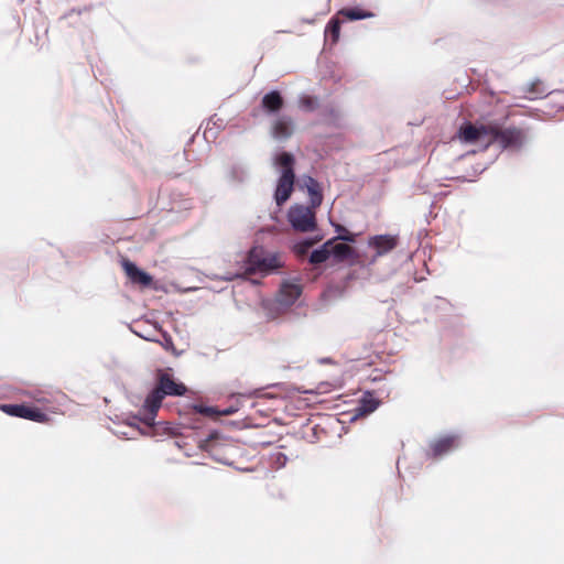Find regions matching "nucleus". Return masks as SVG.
<instances>
[{
  "label": "nucleus",
  "mask_w": 564,
  "mask_h": 564,
  "mask_svg": "<svg viewBox=\"0 0 564 564\" xmlns=\"http://www.w3.org/2000/svg\"><path fill=\"white\" fill-rule=\"evenodd\" d=\"M65 398L59 393L54 401H50L45 397L37 394V423L51 422L54 415L62 413L61 400Z\"/></svg>",
  "instance_id": "6"
},
{
  "label": "nucleus",
  "mask_w": 564,
  "mask_h": 564,
  "mask_svg": "<svg viewBox=\"0 0 564 564\" xmlns=\"http://www.w3.org/2000/svg\"><path fill=\"white\" fill-rule=\"evenodd\" d=\"M315 208L295 204L288 212V220L296 231H313L316 227Z\"/></svg>",
  "instance_id": "4"
},
{
  "label": "nucleus",
  "mask_w": 564,
  "mask_h": 564,
  "mask_svg": "<svg viewBox=\"0 0 564 564\" xmlns=\"http://www.w3.org/2000/svg\"><path fill=\"white\" fill-rule=\"evenodd\" d=\"M522 96L530 100H535L549 95L547 89L543 86L542 82L536 79L524 85L520 89Z\"/></svg>",
  "instance_id": "16"
},
{
  "label": "nucleus",
  "mask_w": 564,
  "mask_h": 564,
  "mask_svg": "<svg viewBox=\"0 0 564 564\" xmlns=\"http://www.w3.org/2000/svg\"><path fill=\"white\" fill-rule=\"evenodd\" d=\"M248 270L269 274L284 267L282 254L279 252H269L261 246L253 247L248 254Z\"/></svg>",
  "instance_id": "3"
},
{
  "label": "nucleus",
  "mask_w": 564,
  "mask_h": 564,
  "mask_svg": "<svg viewBox=\"0 0 564 564\" xmlns=\"http://www.w3.org/2000/svg\"><path fill=\"white\" fill-rule=\"evenodd\" d=\"M0 409L11 415L35 421V409L24 404H2Z\"/></svg>",
  "instance_id": "15"
},
{
  "label": "nucleus",
  "mask_w": 564,
  "mask_h": 564,
  "mask_svg": "<svg viewBox=\"0 0 564 564\" xmlns=\"http://www.w3.org/2000/svg\"><path fill=\"white\" fill-rule=\"evenodd\" d=\"M187 389L182 382L175 381L169 373L160 372L158 386L147 395L139 417L147 425H153L158 410L165 397H182Z\"/></svg>",
  "instance_id": "1"
},
{
  "label": "nucleus",
  "mask_w": 564,
  "mask_h": 564,
  "mask_svg": "<svg viewBox=\"0 0 564 564\" xmlns=\"http://www.w3.org/2000/svg\"><path fill=\"white\" fill-rule=\"evenodd\" d=\"M247 175V170L240 164H234L228 172L229 180L237 183L243 182Z\"/></svg>",
  "instance_id": "22"
},
{
  "label": "nucleus",
  "mask_w": 564,
  "mask_h": 564,
  "mask_svg": "<svg viewBox=\"0 0 564 564\" xmlns=\"http://www.w3.org/2000/svg\"><path fill=\"white\" fill-rule=\"evenodd\" d=\"M137 335H139L140 337L144 338L145 340L148 341H159L158 338H154V337H151V336H148V333H144V334H139V333H135Z\"/></svg>",
  "instance_id": "29"
},
{
  "label": "nucleus",
  "mask_w": 564,
  "mask_h": 564,
  "mask_svg": "<svg viewBox=\"0 0 564 564\" xmlns=\"http://www.w3.org/2000/svg\"><path fill=\"white\" fill-rule=\"evenodd\" d=\"M303 107H311V100L308 98L301 101Z\"/></svg>",
  "instance_id": "30"
},
{
  "label": "nucleus",
  "mask_w": 564,
  "mask_h": 564,
  "mask_svg": "<svg viewBox=\"0 0 564 564\" xmlns=\"http://www.w3.org/2000/svg\"><path fill=\"white\" fill-rule=\"evenodd\" d=\"M288 462V457L283 453H278L275 455V463L279 465V467H283Z\"/></svg>",
  "instance_id": "27"
},
{
  "label": "nucleus",
  "mask_w": 564,
  "mask_h": 564,
  "mask_svg": "<svg viewBox=\"0 0 564 564\" xmlns=\"http://www.w3.org/2000/svg\"><path fill=\"white\" fill-rule=\"evenodd\" d=\"M261 107L268 115L278 113L283 107V98L279 90L273 89L267 93L261 100Z\"/></svg>",
  "instance_id": "11"
},
{
  "label": "nucleus",
  "mask_w": 564,
  "mask_h": 564,
  "mask_svg": "<svg viewBox=\"0 0 564 564\" xmlns=\"http://www.w3.org/2000/svg\"><path fill=\"white\" fill-rule=\"evenodd\" d=\"M225 280L230 281L232 280V276H226Z\"/></svg>",
  "instance_id": "32"
},
{
  "label": "nucleus",
  "mask_w": 564,
  "mask_h": 564,
  "mask_svg": "<svg viewBox=\"0 0 564 564\" xmlns=\"http://www.w3.org/2000/svg\"><path fill=\"white\" fill-rule=\"evenodd\" d=\"M315 242L314 239L311 238H304L300 241H297L294 246V250L299 254H304L307 252L308 248Z\"/></svg>",
  "instance_id": "24"
},
{
  "label": "nucleus",
  "mask_w": 564,
  "mask_h": 564,
  "mask_svg": "<svg viewBox=\"0 0 564 564\" xmlns=\"http://www.w3.org/2000/svg\"><path fill=\"white\" fill-rule=\"evenodd\" d=\"M195 410L200 414L212 415L215 413H218L214 408L212 406H204V405H195Z\"/></svg>",
  "instance_id": "26"
},
{
  "label": "nucleus",
  "mask_w": 564,
  "mask_h": 564,
  "mask_svg": "<svg viewBox=\"0 0 564 564\" xmlns=\"http://www.w3.org/2000/svg\"><path fill=\"white\" fill-rule=\"evenodd\" d=\"M379 405V401L372 397L370 392H366L357 406V414L373 412Z\"/></svg>",
  "instance_id": "19"
},
{
  "label": "nucleus",
  "mask_w": 564,
  "mask_h": 564,
  "mask_svg": "<svg viewBox=\"0 0 564 564\" xmlns=\"http://www.w3.org/2000/svg\"><path fill=\"white\" fill-rule=\"evenodd\" d=\"M275 165L281 166L280 176L274 193L278 206L283 205L290 197L294 186V158L283 152L275 158Z\"/></svg>",
  "instance_id": "2"
},
{
  "label": "nucleus",
  "mask_w": 564,
  "mask_h": 564,
  "mask_svg": "<svg viewBox=\"0 0 564 564\" xmlns=\"http://www.w3.org/2000/svg\"><path fill=\"white\" fill-rule=\"evenodd\" d=\"M335 231L337 232V236L333 237L330 240L335 242L336 240H341L345 242H354L355 241V235L350 234L345 227L340 225H335Z\"/></svg>",
  "instance_id": "23"
},
{
  "label": "nucleus",
  "mask_w": 564,
  "mask_h": 564,
  "mask_svg": "<svg viewBox=\"0 0 564 564\" xmlns=\"http://www.w3.org/2000/svg\"><path fill=\"white\" fill-rule=\"evenodd\" d=\"M333 240H327L319 248L312 251L308 261L312 264H321L325 262L330 256V246H333Z\"/></svg>",
  "instance_id": "18"
},
{
  "label": "nucleus",
  "mask_w": 564,
  "mask_h": 564,
  "mask_svg": "<svg viewBox=\"0 0 564 564\" xmlns=\"http://www.w3.org/2000/svg\"><path fill=\"white\" fill-rule=\"evenodd\" d=\"M457 438V435H447L432 443L431 447L433 456L436 457L448 453L454 447Z\"/></svg>",
  "instance_id": "17"
},
{
  "label": "nucleus",
  "mask_w": 564,
  "mask_h": 564,
  "mask_svg": "<svg viewBox=\"0 0 564 564\" xmlns=\"http://www.w3.org/2000/svg\"><path fill=\"white\" fill-rule=\"evenodd\" d=\"M163 340H159L166 350L172 349L174 347L173 339L171 335H169L166 332L162 333Z\"/></svg>",
  "instance_id": "25"
},
{
  "label": "nucleus",
  "mask_w": 564,
  "mask_h": 564,
  "mask_svg": "<svg viewBox=\"0 0 564 564\" xmlns=\"http://www.w3.org/2000/svg\"><path fill=\"white\" fill-rule=\"evenodd\" d=\"M339 13L345 15L350 21L364 20L373 17V13L365 11L360 8L343 9L339 11Z\"/></svg>",
  "instance_id": "20"
},
{
  "label": "nucleus",
  "mask_w": 564,
  "mask_h": 564,
  "mask_svg": "<svg viewBox=\"0 0 564 564\" xmlns=\"http://www.w3.org/2000/svg\"><path fill=\"white\" fill-rule=\"evenodd\" d=\"M330 253L336 261H349L350 264H354L358 258L356 250L346 243H333Z\"/></svg>",
  "instance_id": "12"
},
{
  "label": "nucleus",
  "mask_w": 564,
  "mask_h": 564,
  "mask_svg": "<svg viewBox=\"0 0 564 564\" xmlns=\"http://www.w3.org/2000/svg\"><path fill=\"white\" fill-rule=\"evenodd\" d=\"M204 135H205V138H207L208 137V131H205Z\"/></svg>",
  "instance_id": "33"
},
{
  "label": "nucleus",
  "mask_w": 564,
  "mask_h": 564,
  "mask_svg": "<svg viewBox=\"0 0 564 564\" xmlns=\"http://www.w3.org/2000/svg\"><path fill=\"white\" fill-rule=\"evenodd\" d=\"M303 185L310 195V206L316 209L323 202V194L318 182L314 177L306 175L303 177Z\"/></svg>",
  "instance_id": "13"
},
{
  "label": "nucleus",
  "mask_w": 564,
  "mask_h": 564,
  "mask_svg": "<svg viewBox=\"0 0 564 564\" xmlns=\"http://www.w3.org/2000/svg\"><path fill=\"white\" fill-rule=\"evenodd\" d=\"M397 237L392 235H376L369 238L368 246L376 249V257L390 252L397 246Z\"/></svg>",
  "instance_id": "9"
},
{
  "label": "nucleus",
  "mask_w": 564,
  "mask_h": 564,
  "mask_svg": "<svg viewBox=\"0 0 564 564\" xmlns=\"http://www.w3.org/2000/svg\"><path fill=\"white\" fill-rule=\"evenodd\" d=\"M221 413L223 414H230V413H232V411L231 410H224V411H221Z\"/></svg>",
  "instance_id": "31"
},
{
  "label": "nucleus",
  "mask_w": 564,
  "mask_h": 564,
  "mask_svg": "<svg viewBox=\"0 0 564 564\" xmlns=\"http://www.w3.org/2000/svg\"><path fill=\"white\" fill-rule=\"evenodd\" d=\"M302 293L301 286L295 283H284L282 284L279 295L278 302L282 306H290L295 303V301L300 297Z\"/></svg>",
  "instance_id": "10"
},
{
  "label": "nucleus",
  "mask_w": 564,
  "mask_h": 564,
  "mask_svg": "<svg viewBox=\"0 0 564 564\" xmlns=\"http://www.w3.org/2000/svg\"><path fill=\"white\" fill-rule=\"evenodd\" d=\"M165 430L169 431L172 435L178 434V427L171 426L169 423H165Z\"/></svg>",
  "instance_id": "28"
},
{
  "label": "nucleus",
  "mask_w": 564,
  "mask_h": 564,
  "mask_svg": "<svg viewBox=\"0 0 564 564\" xmlns=\"http://www.w3.org/2000/svg\"><path fill=\"white\" fill-rule=\"evenodd\" d=\"M121 264L131 283L139 284L143 288H149L152 284V275L141 270L134 262L124 259Z\"/></svg>",
  "instance_id": "7"
},
{
  "label": "nucleus",
  "mask_w": 564,
  "mask_h": 564,
  "mask_svg": "<svg viewBox=\"0 0 564 564\" xmlns=\"http://www.w3.org/2000/svg\"><path fill=\"white\" fill-rule=\"evenodd\" d=\"M490 130L491 127L480 126L477 128L473 124H468L462 130L460 135L463 141L467 143L479 142L486 149V143L489 139Z\"/></svg>",
  "instance_id": "8"
},
{
  "label": "nucleus",
  "mask_w": 564,
  "mask_h": 564,
  "mask_svg": "<svg viewBox=\"0 0 564 564\" xmlns=\"http://www.w3.org/2000/svg\"><path fill=\"white\" fill-rule=\"evenodd\" d=\"M340 21L337 18H332L325 28V37H330L332 43H336L339 39Z\"/></svg>",
  "instance_id": "21"
},
{
  "label": "nucleus",
  "mask_w": 564,
  "mask_h": 564,
  "mask_svg": "<svg viewBox=\"0 0 564 564\" xmlns=\"http://www.w3.org/2000/svg\"><path fill=\"white\" fill-rule=\"evenodd\" d=\"M489 133L490 135L486 143V147L497 143L502 150L519 149L522 147L524 142V137L521 130L517 128H507L505 130H499L497 128L491 127Z\"/></svg>",
  "instance_id": "5"
},
{
  "label": "nucleus",
  "mask_w": 564,
  "mask_h": 564,
  "mask_svg": "<svg viewBox=\"0 0 564 564\" xmlns=\"http://www.w3.org/2000/svg\"><path fill=\"white\" fill-rule=\"evenodd\" d=\"M293 132V122L291 118L282 116L275 119L272 127V135L278 140L288 139Z\"/></svg>",
  "instance_id": "14"
}]
</instances>
